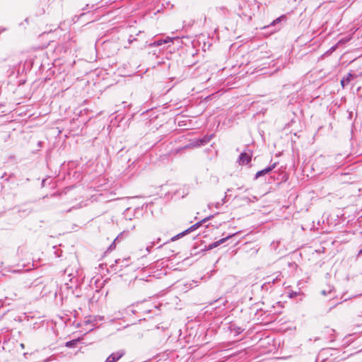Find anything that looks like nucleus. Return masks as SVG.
I'll use <instances>...</instances> for the list:
<instances>
[{"label":"nucleus","instance_id":"1","mask_svg":"<svg viewBox=\"0 0 362 362\" xmlns=\"http://www.w3.org/2000/svg\"><path fill=\"white\" fill-rule=\"evenodd\" d=\"M211 13L217 21H226L233 18V12L224 6L216 7L211 11Z\"/></svg>","mask_w":362,"mask_h":362},{"label":"nucleus","instance_id":"2","mask_svg":"<svg viewBox=\"0 0 362 362\" xmlns=\"http://www.w3.org/2000/svg\"><path fill=\"white\" fill-rule=\"evenodd\" d=\"M216 214H218V213H216V214H215L214 215H210V216L203 218L202 221L197 222L195 224L192 225V226H190L189 228H188L185 230L182 231V233H180L179 234H177V235L173 236V238H171L170 241H175V240H178L179 238L183 237L184 235H187V234H188V233L195 230L199 226H201L203 223H206L208 221L211 220L214 217V216L216 215Z\"/></svg>","mask_w":362,"mask_h":362},{"label":"nucleus","instance_id":"3","mask_svg":"<svg viewBox=\"0 0 362 362\" xmlns=\"http://www.w3.org/2000/svg\"><path fill=\"white\" fill-rule=\"evenodd\" d=\"M234 16H237L245 22H250L252 19L250 9L246 4H244L243 6L240 5L238 8L233 12Z\"/></svg>","mask_w":362,"mask_h":362},{"label":"nucleus","instance_id":"4","mask_svg":"<svg viewBox=\"0 0 362 362\" xmlns=\"http://www.w3.org/2000/svg\"><path fill=\"white\" fill-rule=\"evenodd\" d=\"M78 279L73 277L70 279V284L65 283L63 286L60 287V289L59 291V294L62 295V298H64V295L65 293V291H67V293L65 295V298H67L69 296V292L72 295H74V286H75L76 288L78 287Z\"/></svg>","mask_w":362,"mask_h":362},{"label":"nucleus","instance_id":"5","mask_svg":"<svg viewBox=\"0 0 362 362\" xmlns=\"http://www.w3.org/2000/svg\"><path fill=\"white\" fill-rule=\"evenodd\" d=\"M238 233H233V234H229L227 236H226L225 238H223L217 241H215L211 244H209V245H205L204 248H202L201 249V252L204 253L206 252V251H209V250H211L215 247H217L218 246L221 245V244H223L225 243L228 240L230 239L231 238H233V236H235Z\"/></svg>","mask_w":362,"mask_h":362},{"label":"nucleus","instance_id":"6","mask_svg":"<svg viewBox=\"0 0 362 362\" xmlns=\"http://www.w3.org/2000/svg\"><path fill=\"white\" fill-rule=\"evenodd\" d=\"M214 137V134H211L210 135H206L203 136L202 138H199L196 139L195 141H193L189 144L186 145L185 148H189V147H200L202 146H204L207 144L211 139Z\"/></svg>","mask_w":362,"mask_h":362},{"label":"nucleus","instance_id":"7","mask_svg":"<svg viewBox=\"0 0 362 362\" xmlns=\"http://www.w3.org/2000/svg\"><path fill=\"white\" fill-rule=\"evenodd\" d=\"M286 20V16L285 15H281L279 17L274 19L269 25L267 26H264L263 29H270L273 28V30H271V33H274L281 28V22L285 21Z\"/></svg>","mask_w":362,"mask_h":362},{"label":"nucleus","instance_id":"8","mask_svg":"<svg viewBox=\"0 0 362 362\" xmlns=\"http://www.w3.org/2000/svg\"><path fill=\"white\" fill-rule=\"evenodd\" d=\"M126 354L124 349H119L115 352L112 353L105 361V362H117Z\"/></svg>","mask_w":362,"mask_h":362},{"label":"nucleus","instance_id":"9","mask_svg":"<svg viewBox=\"0 0 362 362\" xmlns=\"http://www.w3.org/2000/svg\"><path fill=\"white\" fill-rule=\"evenodd\" d=\"M276 163H274L266 167L265 168L257 171L255 175L254 179L257 180L259 177H261L267 174H269L276 168Z\"/></svg>","mask_w":362,"mask_h":362},{"label":"nucleus","instance_id":"10","mask_svg":"<svg viewBox=\"0 0 362 362\" xmlns=\"http://www.w3.org/2000/svg\"><path fill=\"white\" fill-rule=\"evenodd\" d=\"M252 155L249 153L242 152L238 159L240 165H247L251 161Z\"/></svg>","mask_w":362,"mask_h":362},{"label":"nucleus","instance_id":"11","mask_svg":"<svg viewBox=\"0 0 362 362\" xmlns=\"http://www.w3.org/2000/svg\"><path fill=\"white\" fill-rule=\"evenodd\" d=\"M355 74L349 73L346 76H344L341 80V85L343 88L346 86L352 80L356 78Z\"/></svg>","mask_w":362,"mask_h":362},{"label":"nucleus","instance_id":"12","mask_svg":"<svg viewBox=\"0 0 362 362\" xmlns=\"http://www.w3.org/2000/svg\"><path fill=\"white\" fill-rule=\"evenodd\" d=\"M228 329L231 332H234L235 333V336H238L240 334H241L243 332V329L241 328L239 326H237L234 323H230L229 326H228Z\"/></svg>","mask_w":362,"mask_h":362},{"label":"nucleus","instance_id":"13","mask_svg":"<svg viewBox=\"0 0 362 362\" xmlns=\"http://www.w3.org/2000/svg\"><path fill=\"white\" fill-rule=\"evenodd\" d=\"M173 40H178V38L177 37H165L164 39H160V40H157L154 42V44H156V45L159 46V45H161L163 44H166V43H168L170 42H172Z\"/></svg>","mask_w":362,"mask_h":362},{"label":"nucleus","instance_id":"14","mask_svg":"<svg viewBox=\"0 0 362 362\" xmlns=\"http://www.w3.org/2000/svg\"><path fill=\"white\" fill-rule=\"evenodd\" d=\"M321 294L323 296L326 295H330L331 296V300H334L335 298V293H334V287L331 286H328L327 290H322L321 291Z\"/></svg>","mask_w":362,"mask_h":362},{"label":"nucleus","instance_id":"15","mask_svg":"<svg viewBox=\"0 0 362 362\" xmlns=\"http://www.w3.org/2000/svg\"><path fill=\"white\" fill-rule=\"evenodd\" d=\"M280 276L281 274L278 275L275 279H273L271 281H268L267 282H266L265 284H264L262 286V289H268L269 286H270V284L272 283V284H275L276 282H277L279 280H280Z\"/></svg>","mask_w":362,"mask_h":362},{"label":"nucleus","instance_id":"16","mask_svg":"<svg viewBox=\"0 0 362 362\" xmlns=\"http://www.w3.org/2000/svg\"><path fill=\"white\" fill-rule=\"evenodd\" d=\"M122 236V233H120L112 243V244L108 247L107 251L111 252L115 248L116 243L119 241L120 238Z\"/></svg>","mask_w":362,"mask_h":362},{"label":"nucleus","instance_id":"17","mask_svg":"<svg viewBox=\"0 0 362 362\" xmlns=\"http://www.w3.org/2000/svg\"><path fill=\"white\" fill-rule=\"evenodd\" d=\"M78 342H79L78 339H72V340L66 341L65 344V346L67 348H74L76 346V345L78 344Z\"/></svg>","mask_w":362,"mask_h":362},{"label":"nucleus","instance_id":"18","mask_svg":"<svg viewBox=\"0 0 362 362\" xmlns=\"http://www.w3.org/2000/svg\"><path fill=\"white\" fill-rule=\"evenodd\" d=\"M129 261V259H124L122 260L118 259L115 260V264H116V265H117L122 262V264H121V266H120L121 267H127L128 265Z\"/></svg>","mask_w":362,"mask_h":362},{"label":"nucleus","instance_id":"19","mask_svg":"<svg viewBox=\"0 0 362 362\" xmlns=\"http://www.w3.org/2000/svg\"><path fill=\"white\" fill-rule=\"evenodd\" d=\"M160 242V238H157V239H156V241H153V242H151V245H148V246L146 247V250L148 252H150V251H151V248H153V247H154L156 244H158Z\"/></svg>","mask_w":362,"mask_h":362},{"label":"nucleus","instance_id":"20","mask_svg":"<svg viewBox=\"0 0 362 362\" xmlns=\"http://www.w3.org/2000/svg\"><path fill=\"white\" fill-rule=\"evenodd\" d=\"M125 312L127 315H129V314H134L136 311H135V310L132 309V308L128 307L126 308Z\"/></svg>","mask_w":362,"mask_h":362},{"label":"nucleus","instance_id":"21","mask_svg":"<svg viewBox=\"0 0 362 362\" xmlns=\"http://www.w3.org/2000/svg\"><path fill=\"white\" fill-rule=\"evenodd\" d=\"M93 7H94L93 4L91 5V6H90L89 4H86V6L82 8V10L86 11V10H87L88 8H93Z\"/></svg>","mask_w":362,"mask_h":362},{"label":"nucleus","instance_id":"22","mask_svg":"<svg viewBox=\"0 0 362 362\" xmlns=\"http://www.w3.org/2000/svg\"><path fill=\"white\" fill-rule=\"evenodd\" d=\"M341 303V302L332 303L330 308H329V311H330L333 308H335L337 305Z\"/></svg>","mask_w":362,"mask_h":362},{"label":"nucleus","instance_id":"23","mask_svg":"<svg viewBox=\"0 0 362 362\" xmlns=\"http://www.w3.org/2000/svg\"><path fill=\"white\" fill-rule=\"evenodd\" d=\"M84 15H85V13H81L80 16H75L74 17L73 20L76 22V21H77L80 18V17H81V16H83Z\"/></svg>","mask_w":362,"mask_h":362},{"label":"nucleus","instance_id":"24","mask_svg":"<svg viewBox=\"0 0 362 362\" xmlns=\"http://www.w3.org/2000/svg\"><path fill=\"white\" fill-rule=\"evenodd\" d=\"M297 296V292H294V291H292L291 293H289L288 296L290 298H293L295 296Z\"/></svg>","mask_w":362,"mask_h":362},{"label":"nucleus","instance_id":"25","mask_svg":"<svg viewBox=\"0 0 362 362\" xmlns=\"http://www.w3.org/2000/svg\"><path fill=\"white\" fill-rule=\"evenodd\" d=\"M223 205V203H221V202H216V204H215V207L216 209H218L221 206Z\"/></svg>","mask_w":362,"mask_h":362},{"label":"nucleus","instance_id":"26","mask_svg":"<svg viewBox=\"0 0 362 362\" xmlns=\"http://www.w3.org/2000/svg\"><path fill=\"white\" fill-rule=\"evenodd\" d=\"M226 197H227V192L226 193L225 197L222 199V200L221 202V203H223V204H224L226 202Z\"/></svg>","mask_w":362,"mask_h":362},{"label":"nucleus","instance_id":"27","mask_svg":"<svg viewBox=\"0 0 362 362\" xmlns=\"http://www.w3.org/2000/svg\"><path fill=\"white\" fill-rule=\"evenodd\" d=\"M6 30V28L0 27V34Z\"/></svg>","mask_w":362,"mask_h":362},{"label":"nucleus","instance_id":"28","mask_svg":"<svg viewBox=\"0 0 362 362\" xmlns=\"http://www.w3.org/2000/svg\"><path fill=\"white\" fill-rule=\"evenodd\" d=\"M196 249H197V247H194V248L191 250V255H194H194H196V254H197V252H194V250H196Z\"/></svg>","mask_w":362,"mask_h":362},{"label":"nucleus","instance_id":"29","mask_svg":"<svg viewBox=\"0 0 362 362\" xmlns=\"http://www.w3.org/2000/svg\"><path fill=\"white\" fill-rule=\"evenodd\" d=\"M37 146H38L39 147H42V141H38V142H37Z\"/></svg>","mask_w":362,"mask_h":362},{"label":"nucleus","instance_id":"30","mask_svg":"<svg viewBox=\"0 0 362 362\" xmlns=\"http://www.w3.org/2000/svg\"><path fill=\"white\" fill-rule=\"evenodd\" d=\"M45 179H43L42 180V183H41V185H42V187L45 186Z\"/></svg>","mask_w":362,"mask_h":362},{"label":"nucleus","instance_id":"31","mask_svg":"<svg viewBox=\"0 0 362 362\" xmlns=\"http://www.w3.org/2000/svg\"><path fill=\"white\" fill-rule=\"evenodd\" d=\"M352 115H353V113L352 112H349V119H351L352 118Z\"/></svg>","mask_w":362,"mask_h":362},{"label":"nucleus","instance_id":"32","mask_svg":"<svg viewBox=\"0 0 362 362\" xmlns=\"http://www.w3.org/2000/svg\"><path fill=\"white\" fill-rule=\"evenodd\" d=\"M20 346H21V349H24L25 348V344H23V343H21L20 344Z\"/></svg>","mask_w":362,"mask_h":362},{"label":"nucleus","instance_id":"33","mask_svg":"<svg viewBox=\"0 0 362 362\" xmlns=\"http://www.w3.org/2000/svg\"><path fill=\"white\" fill-rule=\"evenodd\" d=\"M168 243V242L164 243H163V244H162V245H160L158 247V248H160L163 245H165V244H166V243Z\"/></svg>","mask_w":362,"mask_h":362},{"label":"nucleus","instance_id":"34","mask_svg":"<svg viewBox=\"0 0 362 362\" xmlns=\"http://www.w3.org/2000/svg\"><path fill=\"white\" fill-rule=\"evenodd\" d=\"M90 322H91V320H90L86 321V324H88V323H90Z\"/></svg>","mask_w":362,"mask_h":362},{"label":"nucleus","instance_id":"35","mask_svg":"<svg viewBox=\"0 0 362 362\" xmlns=\"http://www.w3.org/2000/svg\"><path fill=\"white\" fill-rule=\"evenodd\" d=\"M99 319H100V320H104V317H99Z\"/></svg>","mask_w":362,"mask_h":362},{"label":"nucleus","instance_id":"36","mask_svg":"<svg viewBox=\"0 0 362 362\" xmlns=\"http://www.w3.org/2000/svg\"><path fill=\"white\" fill-rule=\"evenodd\" d=\"M331 49L334 50V47H332Z\"/></svg>","mask_w":362,"mask_h":362},{"label":"nucleus","instance_id":"37","mask_svg":"<svg viewBox=\"0 0 362 362\" xmlns=\"http://www.w3.org/2000/svg\"><path fill=\"white\" fill-rule=\"evenodd\" d=\"M230 191H231V189H227V192H230Z\"/></svg>","mask_w":362,"mask_h":362}]
</instances>
